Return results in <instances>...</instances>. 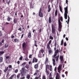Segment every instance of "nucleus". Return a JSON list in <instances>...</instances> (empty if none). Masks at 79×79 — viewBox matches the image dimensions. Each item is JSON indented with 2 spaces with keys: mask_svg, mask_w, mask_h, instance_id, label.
Instances as JSON below:
<instances>
[{
  "mask_svg": "<svg viewBox=\"0 0 79 79\" xmlns=\"http://www.w3.org/2000/svg\"><path fill=\"white\" fill-rule=\"evenodd\" d=\"M39 16L41 18L43 17L44 15H43V13H42V8H40V9L39 12Z\"/></svg>",
  "mask_w": 79,
  "mask_h": 79,
  "instance_id": "8",
  "label": "nucleus"
},
{
  "mask_svg": "<svg viewBox=\"0 0 79 79\" xmlns=\"http://www.w3.org/2000/svg\"><path fill=\"white\" fill-rule=\"evenodd\" d=\"M48 12L49 13L52 10V8L50 7V5L48 6Z\"/></svg>",
  "mask_w": 79,
  "mask_h": 79,
  "instance_id": "15",
  "label": "nucleus"
},
{
  "mask_svg": "<svg viewBox=\"0 0 79 79\" xmlns=\"http://www.w3.org/2000/svg\"><path fill=\"white\" fill-rule=\"evenodd\" d=\"M56 79H61L60 76L59 75V73H57L56 76Z\"/></svg>",
  "mask_w": 79,
  "mask_h": 79,
  "instance_id": "13",
  "label": "nucleus"
},
{
  "mask_svg": "<svg viewBox=\"0 0 79 79\" xmlns=\"http://www.w3.org/2000/svg\"><path fill=\"white\" fill-rule=\"evenodd\" d=\"M46 65V70L47 71V69H49V67H50V66L48 64H45Z\"/></svg>",
  "mask_w": 79,
  "mask_h": 79,
  "instance_id": "21",
  "label": "nucleus"
},
{
  "mask_svg": "<svg viewBox=\"0 0 79 79\" xmlns=\"http://www.w3.org/2000/svg\"><path fill=\"white\" fill-rule=\"evenodd\" d=\"M10 77L12 78V79H14V78L16 77V75L15 74H13Z\"/></svg>",
  "mask_w": 79,
  "mask_h": 79,
  "instance_id": "19",
  "label": "nucleus"
},
{
  "mask_svg": "<svg viewBox=\"0 0 79 79\" xmlns=\"http://www.w3.org/2000/svg\"><path fill=\"white\" fill-rule=\"evenodd\" d=\"M59 9L60 10V11L62 12V8H61V6L60 5H59Z\"/></svg>",
  "mask_w": 79,
  "mask_h": 79,
  "instance_id": "35",
  "label": "nucleus"
},
{
  "mask_svg": "<svg viewBox=\"0 0 79 79\" xmlns=\"http://www.w3.org/2000/svg\"><path fill=\"white\" fill-rule=\"evenodd\" d=\"M26 63L25 62H24L21 65V66H25V64H26Z\"/></svg>",
  "mask_w": 79,
  "mask_h": 79,
  "instance_id": "40",
  "label": "nucleus"
},
{
  "mask_svg": "<svg viewBox=\"0 0 79 79\" xmlns=\"http://www.w3.org/2000/svg\"><path fill=\"white\" fill-rule=\"evenodd\" d=\"M25 68H26V69H28L29 68V67H30V65H28V64H26L25 65Z\"/></svg>",
  "mask_w": 79,
  "mask_h": 79,
  "instance_id": "23",
  "label": "nucleus"
},
{
  "mask_svg": "<svg viewBox=\"0 0 79 79\" xmlns=\"http://www.w3.org/2000/svg\"><path fill=\"white\" fill-rule=\"evenodd\" d=\"M38 62V59H37V58L35 57H34L33 59L32 63H37Z\"/></svg>",
  "mask_w": 79,
  "mask_h": 79,
  "instance_id": "10",
  "label": "nucleus"
},
{
  "mask_svg": "<svg viewBox=\"0 0 79 79\" xmlns=\"http://www.w3.org/2000/svg\"><path fill=\"white\" fill-rule=\"evenodd\" d=\"M32 37V35H31V32H29L28 33V37L29 38H31Z\"/></svg>",
  "mask_w": 79,
  "mask_h": 79,
  "instance_id": "22",
  "label": "nucleus"
},
{
  "mask_svg": "<svg viewBox=\"0 0 79 79\" xmlns=\"http://www.w3.org/2000/svg\"><path fill=\"white\" fill-rule=\"evenodd\" d=\"M49 39L51 40H53V37L52 36H49Z\"/></svg>",
  "mask_w": 79,
  "mask_h": 79,
  "instance_id": "41",
  "label": "nucleus"
},
{
  "mask_svg": "<svg viewBox=\"0 0 79 79\" xmlns=\"http://www.w3.org/2000/svg\"><path fill=\"white\" fill-rule=\"evenodd\" d=\"M29 64H32V62L31 61H29L28 63Z\"/></svg>",
  "mask_w": 79,
  "mask_h": 79,
  "instance_id": "56",
  "label": "nucleus"
},
{
  "mask_svg": "<svg viewBox=\"0 0 79 79\" xmlns=\"http://www.w3.org/2000/svg\"><path fill=\"white\" fill-rule=\"evenodd\" d=\"M23 36H24V34H23L22 35V36H21V38H23Z\"/></svg>",
  "mask_w": 79,
  "mask_h": 79,
  "instance_id": "63",
  "label": "nucleus"
},
{
  "mask_svg": "<svg viewBox=\"0 0 79 79\" xmlns=\"http://www.w3.org/2000/svg\"><path fill=\"white\" fill-rule=\"evenodd\" d=\"M18 72V69H16L15 70V73H17Z\"/></svg>",
  "mask_w": 79,
  "mask_h": 79,
  "instance_id": "49",
  "label": "nucleus"
},
{
  "mask_svg": "<svg viewBox=\"0 0 79 79\" xmlns=\"http://www.w3.org/2000/svg\"><path fill=\"white\" fill-rule=\"evenodd\" d=\"M52 34H55V32H56V28H57L56 23H54L52 24Z\"/></svg>",
  "mask_w": 79,
  "mask_h": 79,
  "instance_id": "4",
  "label": "nucleus"
},
{
  "mask_svg": "<svg viewBox=\"0 0 79 79\" xmlns=\"http://www.w3.org/2000/svg\"><path fill=\"white\" fill-rule=\"evenodd\" d=\"M17 63L18 64H20V61H18L17 62Z\"/></svg>",
  "mask_w": 79,
  "mask_h": 79,
  "instance_id": "55",
  "label": "nucleus"
},
{
  "mask_svg": "<svg viewBox=\"0 0 79 79\" xmlns=\"http://www.w3.org/2000/svg\"><path fill=\"white\" fill-rule=\"evenodd\" d=\"M7 19L8 21H10V20H12V18L9 17V16H8V18Z\"/></svg>",
  "mask_w": 79,
  "mask_h": 79,
  "instance_id": "26",
  "label": "nucleus"
},
{
  "mask_svg": "<svg viewBox=\"0 0 79 79\" xmlns=\"http://www.w3.org/2000/svg\"><path fill=\"white\" fill-rule=\"evenodd\" d=\"M9 76V72H8L6 75V77H7V76Z\"/></svg>",
  "mask_w": 79,
  "mask_h": 79,
  "instance_id": "54",
  "label": "nucleus"
},
{
  "mask_svg": "<svg viewBox=\"0 0 79 79\" xmlns=\"http://www.w3.org/2000/svg\"><path fill=\"white\" fill-rule=\"evenodd\" d=\"M3 2L4 3H6V1L5 0H2Z\"/></svg>",
  "mask_w": 79,
  "mask_h": 79,
  "instance_id": "53",
  "label": "nucleus"
},
{
  "mask_svg": "<svg viewBox=\"0 0 79 79\" xmlns=\"http://www.w3.org/2000/svg\"><path fill=\"white\" fill-rule=\"evenodd\" d=\"M25 61H28V60H29V59H28V58H27V56L25 57Z\"/></svg>",
  "mask_w": 79,
  "mask_h": 79,
  "instance_id": "43",
  "label": "nucleus"
},
{
  "mask_svg": "<svg viewBox=\"0 0 79 79\" xmlns=\"http://www.w3.org/2000/svg\"><path fill=\"white\" fill-rule=\"evenodd\" d=\"M42 79H46V76H45V75H44L43 76Z\"/></svg>",
  "mask_w": 79,
  "mask_h": 79,
  "instance_id": "39",
  "label": "nucleus"
},
{
  "mask_svg": "<svg viewBox=\"0 0 79 79\" xmlns=\"http://www.w3.org/2000/svg\"><path fill=\"white\" fill-rule=\"evenodd\" d=\"M57 13H58V10H56L55 12V16H57Z\"/></svg>",
  "mask_w": 79,
  "mask_h": 79,
  "instance_id": "36",
  "label": "nucleus"
},
{
  "mask_svg": "<svg viewBox=\"0 0 79 79\" xmlns=\"http://www.w3.org/2000/svg\"><path fill=\"white\" fill-rule=\"evenodd\" d=\"M58 23L59 24L58 31H60V32H61V30L62 26L61 25V21H60V20L59 19H58Z\"/></svg>",
  "mask_w": 79,
  "mask_h": 79,
  "instance_id": "6",
  "label": "nucleus"
},
{
  "mask_svg": "<svg viewBox=\"0 0 79 79\" xmlns=\"http://www.w3.org/2000/svg\"><path fill=\"white\" fill-rule=\"evenodd\" d=\"M34 2H31L30 5V8H34Z\"/></svg>",
  "mask_w": 79,
  "mask_h": 79,
  "instance_id": "12",
  "label": "nucleus"
},
{
  "mask_svg": "<svg viewBox=\"0 0 79 79\" xmlns=\"http://www.w3.org/2000/svg\"><path fill=\"white\" fill-rule=\"evenodd\" d=\"M63 39L61 41V44H60V45H63Z\"/></svg>",
  "mask_w": 79,
  "mask_h": 79,
  "instance_id": "37",
  "label": "nucleus"
},
{
  "mask_svg": "<svg viewBox=\"0 0 79 79\" xmlns=\"http://www.w3.org/2000/svg\"><path fill=\"white\" fill-rule=\"evenodd\" d=\"M35 72L36 73H39V70H35Z\"/></svg>",
  "mask_w": 79,
  "mask_h": 79,
  "instance_id": "57",
  "label": "nucleus"
},
{
  "mask_svg": "<svg viewBox=\"0 0 79 79\" xmlns=\"http://www.w3.org/2000/svg\"><path fill=\"white\" fill-rule=\"evenodd\" d=\"M48 63V58L47 57L45 59V61L44 62L45 64H47Z\"/></svg>",
  "mask_w": 79,
  "mask_h": 79,
  "instance_id": "14",
  "label": "nucleus"
},
{
  "mask_svg": "<svg viewBox=\"0 0 79 79\" xmlns=\"http://www.w3.org/2000/svg\"><path fill=\"white\" fill-rule=\"evenodd\" d=\"M18 21V19H17V18H15L13 20V22H14V23L15 24H16V23H17V22Z\"/></svg>",
  "mask_w": 79,
  "mask_h": 79,
  "instance_id": "20",
  "label": "nucleus"
},
{
  "mask_svg": "<svg viewBox=\"0 0 79 79\" xmlns=\"http://www.w3.org/2000/svg\"><path fill=\"white\" fill-rule=\"evenodd\" d=\"M32 55H30L29 56V58H32Z\"/></svg>",
  "mask_w": 79,
  "mask_h": 79,
  "instance_id": "51",
  "label": "nucleus"
},
{
  "mask_svg": "<svg viewBox=\"0 0 79 79\" xmlns=\"http://www.w3.org/2000/svg\"><path fill=\"white\" fill-rule=\"evenodd\" d=\"M65 73L66 74V76H67L68 75V72L67 71L65 72Z\"/></svg>",
  "mask_w": 79,
  "mask_h": 79,
  "instance_id": "59",
  "label": "nucleus"
},
{
  "mask_svg": "<svg viewBox=\"0 0 79 79\" xmlns=\"http://www.w3.org/2000/svg\"><path fill=\"white\" fill-rule=\"evenodd\" d=\"M23 60V57L22 56H21V57L19 58V60Z\"/></svg>",
  "mask_w": 79,
  "mask_h": 79,
  "instance_id": "47",
  "label": "nucleus"
},
{
  "mask_svg": "<svg viewBox=\"0 0 79 79\" xmlns=\"http://www.w3.org/2000/svg\"><path fill=\"white\" fill-rule=\"evenodd\" d=\"M44 49H41L39 51V53H41L42 54H44Z\"/></svg>",
  "mask_w": 79,
  "mask_h": 79,
  "instance_id": "18",
  "label": "nucleus"
},
{
  "mask_svg": "<svg viewBox=\"0 0 79 79\" xmlns=\"http://www.w3.org/2000/svg\"><path fill=\"white\" fill-rule=\"evenodd\" d=\"M15 38V36H13V35H12L11 36V39H13V38Z\"/></svg>",
  "mask_w": 79,
  "mask_h": 79,
  "instance_id": "60",
  "label": "nucleus"
},
{
  "mask_svg": "<svg viewBox=\"0 0 79 79\" xmlns=\"http://www.w3.org/2000/svg\"><path fill=\"white\" fill-rule=\"evenodd\" d=\"M30 77H31V76H30V75L29 74L27 75L26 78H27V79H29Z\"/></svg>",
  "mask_w": 79,
  "mask_h": 79,
  "instance_id": "31",
  "label": "nucleus"
},
{
  "mask_svg": "<svg viewBox=\"0 0 79 79\" xmlns=\"http://www.w3.org/2000/svg\"><path fill=\"white\" fill-rule=\"evenodd\" d=\"M67 45V44H66V42H65L64 43V47H66Z\"/></svg>",
  "mask_w": 79,
  "mask_h": 79,
  "instance_id": "46",
  "label": "nucleus"
},
{
  "mask_svg": "<svg viewBox=\"0 0 79 79\" xmlns=\"http://www.w3.org/2000/svg\"><path fill=\"white\" fill-rule=\"evenodd\" d=\"M52 40H50L46 45V47L47 49H48V52L49 53V55H51V54H52V53H53V51L52 49V48H50V45H51V44H52Z\"/></svg>",
  "mask_w": 79,
  "mask_h": 79,
  "instance_id": "2",
  "label": "nucleus"
},
{
  "mask_svg": "<svg viewBox=\"0 0 79 79\" xmlns=\"http://www.w3.org/2000/svg\"><path fill=\"white\" fill-rule=\"evenodd\" d=\"M60 61L61 62H64V60L63 59V56H60Z\"/></svg>",
  "mask_w": 79,
  "mask_h": 79,
  "instance_id": "17",
  "label": "nucleus"
},
{
  "mask_svg": "<svg viewBox=\"0 0 79 79\" xmlns=\"http://www.w3.org/2000/svg\"><path fill=\"white\" fill-rule=\"evenodd\" d=\"M14 41H15V42H19V40L18 39H15L14 40Z\"/></svg>",
  "mask_w": 79,
  "mask_h": 79,
  "instance_id": "29",
  "label": "nucleus"
},
{
  "mask_svg": "<svg viewBox=\"0 0 79 79\" xmlns=\"http://www.w3.org/2000/svg\"><path fill=\"white\" fill-rule=\"evenodd\" d=\"M2 71L1 70H0V76H1V75H2Z\"/></svg>",
  "mask_w": 79,
  "mask_h": 79,
  "instance_id": "50",
  "label": "nucleus"
},
{
  "mask_svg": "<svg viewBox=\"0 0 79 79\" xmlns=\"http://www.w3.org/2000/svg\"><path fill=\"white\" fill-rule=\"evenodd\" d=\"M46 73L47 74V76H48V75H49V72H48V71H47V70H46Z\"/></svg>",
  "mask_w": 79,
  "mask_h": 79,
  "instance_id": "42",
  "label": "nucleus"
},
{
  "mask_svg": "<svg viewBox=\"0 0 79 79\" xmlns=\"http://www.w3.org/2000/svg\"><path fill=\"white\" fill-rule=\"evenodd\" d=\"M58 53H59V50L58 49H56L55 52V53L56 54H58Z\"/></svg>",
  "mask_w": 79,
  "mask_h": 79,
  "instance_id": "27",
  "label": "nucleus"
},
{
  "mask_svg": "<svg viewBox=\"0 0 79 79\" xmlns=\"http://www.w3.org/2000/svg\"><path fill=\"white\" fill-rule=\"evenodd\" d=\"M5 53V52L4 51H1L0 52V56H1L2 55H3V53Z\"/></svg>",
  "mask_w": 79,
  "mask_h": 79,
  "instance_id": "32",
  "label": "nucleus"
},
{
  "mask_svg": "<svg viewBox=\"0 0 79 79\" xmlns=\"http://www.w3.org/2000/svg\"><path fill=\"white\" fill-rule=\"evenodd\" d=\"M1 42L3 44V43H4V40H2Z\"/></svg>",
  "mask_w": 79,
  "mask_h": 79,
  "instance_id": "61",
  "label": "nucleus"
},
{
  "mask_svg": "<svg viewBox=\"0 0 79 79\" xmlns=\"http://www.w3.org/2000/svg\"><path fill=\"white\" fill-rule=\"evenodd\" d=\"M19 31H22V28L21 27H19V28L18 29Z\"/></svg>",
  "mask_w": 79,
  "mask_h": 79,
  "instance_id": "44",
  "label": "nucleus"
},
{
  "mask_svg": "<svg viewBox=\"0 0 79 79\" xmlns=\"http://www.w3.org/2000/svg\"><path fill=\"white\" fill-rule=\"evenodd\" d=\"M20 13V14H21V15H21L20 16L21 18H23V15L22 14V13Z\"/></svg>",
  "mask_w": 79,
  "mask_h": 79,
  "instance_id": "52",
  "label": "nucleus"
},
{
  "mask_svg": "<svg viewBox=\"0 0 79 79\" xmlns=\"http://www.w3.org/2000/svg\"><path fill=\"white\" fill-rule=\"evenodd\" d=\"M36 75H37V73H35L34 74V76H36Z\"/></svg>",
  "mask_w": 79,
  "mask_h": 79,
  "instance_id": "58",
  "label": "nucleus"
},
{
  "mask_svg": "<svg viewBox=\"0 0 79 79\" xmlns=\"http://www.w3.org/2000/svg\"><path fill=\"white\" fill-rule=\"evenodd\" d=\"M55 54V53L54 55H53L52 56L53 58L52 59V60L53 61V66H55V64H56V63H55V62L56 61H55V59H56V62H57V61H58V60L59 59V55H58L57 56H56L57 55V54ZM53 58H55V59Z\"/></svg>",
  "mask_w": 79,
  "mask_h": 79,
  "instance_id": "3",
  "label": "nucleus"
},
{
  "mask_svg": "<svg viewBox=\"0 0 79 79\" xmlns=\"http://www.w3.org/2000/svg\"><path fill=\"white\" fill-rule=\"evenodd\" d=\"M64 10L65 12L64 13V17L65 19H67L68 17V6L64 8Z\"/></svg>",
  "mask_w": 79,
  "mask_h": 79,
  "instance_id": "5",
  "label": "nucleus"
},
{
  "mask_svg": "<svg viewBox=\"0 0 79 79\" xmlns=\"http://www.w3.org/2000/svg\"><path fill=\"white\" fill-rule=\"evenodd\" d=\"M5 58L6 59V60H8L10 58V56H5Z\"/></svg>",
  "mask_w": 79,
  "mask_h": 79,
  "instance_id": "33",
  "label": "nucleus"
},
{
  "mask_svg": "<svg viewBox=\"0 0 79 79\" xmlns=\"http://www.w3.org/2000/svg\"><path fill=\"white\" fill-rule=\"evenodd\" d=\"M22 48L23 49V52H24V51H26V47H27V44H26V43H25V42H24L22 44Z\"/></svg>",
  "mask_w": 79,
  "mask_h": 79,
  "instance_id": "7",
  "label": "nucleus"
},
{
  "mask_svg": "<svg viewBox=\"0 0 79 79\" xmlns=\"http://www.w3.org/2000/svg\"><path fill=\"white\" fill-rule=\"evenodd\" d=\"M8 67H7L6 68V69L4 70V73H6L7 71H8Z\"/></svg>",
  "mask_w": 79,
  "mask_h": 79,
  "instance_id": "28",
  "label": "nucleus"
},
{
  "mask_svg": "<svg viewBox=\"0 0 79 79\" xmlns=\"http://www.w3.org/2000/svg\"><path fill=\"white\" fill-rule=\"evenodd\" d=\"M6 0V2H7V4L8 5H9L10 3V0Z\"/></svg>",
  "mask_w": 79,
  "mask_h": 79,
  "instance_id": "34",
  "label": "nucleus"
},
{
  "mask_svg": "<svg viewBox=\"0 0 79 79\" xmlns=\"http://www.w3.org/2000/svg\"><path fill=\"white\" fill-rule=\"evenodd\" d=\"M2 45V42H0V46H1Z\"/></svg>",
  "mask_w": 79,
  "mask_h": 79,
  "instance_id": "62",
  "label": "nucleus"
},
{
  "mask_svg": "<svg viewBox=\"0 0 79 79\" xmlns=\"http://www.w3.org/2000/svg\"><path fill=\"white\" fill-rule=\"evenodd\" d=\"M8 67L9 68H12V65H8Z\"/></svg>",
  "mask_w": 79,
  "mask_h": 79,
  "instance_id": "48",
  "label": "nucleus"
},
{
  "mask_svg": "<svg viewBox=\"0 0 79 79\" xmlns=\"http://www.w3.org/2000/svg\"><path fill=\"white\" fill-rule=\"evenodd\" d=\"M9 46V45H8V44L7 43H6L5 44V45L4 46V48H8V47Z\"/></svg>",
  "mask_w": 79,
  "mask_h": 79,
  "instance_id": "24",
  "label": "nucleus"
},
{
  "mask_svg": "<svg viewBox=\"0 0 79 79\" xmlns=\"http://www.w3.org/2000/svg\"><path fill=\"white\" fill-rule=\"evenodd\" d=\"M34 79H39V77H35V78Z\"/></svg>",
  "mask_w": 79,
  "mask_h": 79,
  "instance_id": "64",
  "label": "nucleus"
},
{
  "mask_svg": "<svg viewBox=\"0 0 79 79\" xmlns=\"http://www.w3.org/2000/svg\"><path fill=\"white\" fill-rule=\"evenodd\" d=\"M3 61V57H0V63H2Z\"/></svg>",
  "mask_w": 79,
  "mask_h": 79,
  "instance_id": "30",
  "label": "nucleus"
},
{
  "mask_svg": "<svg viewBox=\"0 0 79 79\" xmlns=\"http://www.w3.org/2000/svg\"><path fill=\"white\" fill-rule=\"evenodd\" d=\"M59 18H60V20L61 21V22H63V17H62V16H61Z\"/></svg>",
  "mask_w": 79,
  "mask_h": 79,
  "instance_id": "38",
  "label": "nucleus"
},
{
  "mask_svg": "<svg viewBox=\"0 0 79 79\" xmlns=\"http://www.w3.org/2000/svg\"><path fill=\"white\" fill-rule=\"evenodd\" d=\"M62 69V66L61 65H60L57 68V71L59 74L61 73V71Z\"/></svg>",
  "mask_w": 79,
  "mask_h": 79,
  "instance_id": "9",
  "label": "nucleus"
},
{
  "mask_svg": "<svg viewBox=\"0 0 79 79\" xmlns=\"http://www.w3.org/2000/svg\"><path fill=\"white\" fill-rule=\"evenodd\" d=\"M25 69V67H23L21 69V70H20V73H19L17 76V79H25L26 77H24V76L25 75V74H26L27 71L29 70Z\"/></svg>",
  "mask_w": 79,
  "mask_h": 79,
  "instance_id": "1",
  "label": "nucleus"
},
{
  "mask_svg": "<svg viewBox=\"0 0 79 79\" xmlns=\"http://www.w3.org/2000/svg\"><path fill=\"white\" fill-rule=\"evenodd\" d=\"M56 45H57V43L56 42H55L54 44V46L55 47H56Z\"/></svg>",
  "mask_w": 79,
  "mask_h": 79,
  "instance_id": "45",
  "label": "nucleus"
},
{
  "mask_svg": "<svg viewBox=\"0 0 79 79\" xmlns=\"http://www.w3.org/2000/svg\"><path fill=\"white\" fill-rule=\"evenodd\" d=\"M44 54H42L39 52L38 55V57L39 58H42L43 56H44Z\"/></svg>",
  "mask_w": 79,
  "mask_h": 79,
  "instance_id": "11",
  "label": "nucleus"
},
{
  "mask_svg": "<svg viewBox=\"0 0 79 79\" xmlns=\"http://www.w3.org/2000/svg\"><path fill=\"white\" fill-rule=\"evenodd\" d=\"M48 22L49 23H52V18L51 17H49V18Z\"/></svg>",
  "mask_w": 79,
  "mask_h": 79,
  "instance_id": "25",
  "label": "nucleus"
},
{
  "mask_svg": "<svg viewBox=\"0 0 79 79\" xmlns=\"http://www.w3.org/2000/svg\"><path fill=\"white\" fill-rule=\"evenodd\" d=\"M38 67H39V64L38 63L35 64L34 65V68L36 69H38Z\"/></svg>",
  "mask_w": 79,
  "mask_h": 79,
  "instance_id": "16",
  "label": "nucleus"
}]
</instances>
